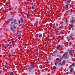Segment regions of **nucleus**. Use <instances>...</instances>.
I'll list each match as a JSON object with an SVG mask.
<instances>
[{"instance_id": "nucleus-9", "label": "nucleus", "mask_w": 75, "mask_h": 75, "mask_svg": "<svg viewBox=\"0 0 75 75\" xmlns=\"http://www.w3.org/2000/svg\"><path fill=\"white\" fill-rule=\"evenodd\" d=\"M30 16H30V15L29 14H28L27 16V18H29V17H30Z\"/></svg>"}, {"instance_id": "nucleus-27", "label": "nucleus", "mask_w": 75, "mask_h": 75, "mask_svg": "<svg viewBox=\"0 0 75 75\" xmlns=\"http://www.w3.org/2000/svg\"><path fill=\"white\" fill-rule=\"evenodd\" d=\"M72 70H73V69H71V70L70 71V72H72Z\"/></svg>"}, {"instance_id": "nucleus-36", "label": "nucleus", "mask_w": 75, "mask_h": 75, "mask_svg": "<svg viewBox=\"0 0 75 75\" xmlns=\"http://www.w3.org/2000/svg\"><path fill=\"white\" fill-rule=\"evenodd\" d=\"M22 28H23L24 27V25H23L22 26Z\"/></svg>"}, {"instance_id": "nucleus-41", "label": "nucleus", "mask_w": 75, "mask_h": 75, "mask_svg": "<svg viewBox=\"0 0 75 75\" xmlns=\"http://www.w3.org/2000/svg\"><path fill=\"white\" fill-rule=\"evenodd\" d=\"M68 21H66L65 22L66 23H68Z\"/></svg>"}, {"instance_id": "nucleus-28", "label": "nucleus", "mask_w": 75, "mask_h": 75, "mask_svg": "<svg viewBox=\"0 0 75 75\" xmlns=\"http://www.w3.org/2000/svg\"><path fill=\"white\" fill-rule=\"evenodd\" d=\"M66 8H68V5H67L66 6Z\"/></svg>"}, {"instance_id": "nucleus-4", "label": "nucleus", "mask_w": 75, "mask_h": 75, "mask_svg": "<svg viewBox=\"0 0 75 75\" xmlns=\"http://www.w3.org/2000/svg\"><path fill=\"white\" fill-rule=\"evenodd\" d=\"M18 23L19 24L21 22L22 23H23V18H21V20L18 21Z\"/></svg>"}, {"instance_id": "nucleus-60", "label": "nucleus", "mask_w": 75, "mask_h": 75, "mask_svg": "<svg viewBox=\"0 0 75 75\" xmlns=\"http://www.w3.org/2000/svg\"><path fill=\"white\" fill-rule=\"evenodd\" d=\"M54 44H55V43H54Z\"/></svg>"}, {"instance_id": "nucleus-61", "label": "nucleus", "mask_w": 75, "mask_h": 75, "mask_svg": "<svg viewBox=\"0 0 75 75\" xmlns=\"http://www.w3.org/2000/svg\"><path fill=\"white\" fill-rule=\"evenodd\" d=\"M8 60H9V61H10V59H9Z\"/></svg>"}, {"instance_id": "nucleus-7", "label": "nucleus", "mask_w": 75, "mask_h": 75, "mask_svg": "<svg viewBox=\"0 0 75 75\" xmlns=\"http://www.w3.org/2000/svg\"><path fill=\"white\" fill-rule=\"evenodd\" d=\"M69 54L70 55H73V54H72V51L71 50H70L69 51Z\"/></svg>"}, {"instance_id": "nucleus-59", "label": "nucleus", "mask_w": 75, "mask_h": 75, "mask_svg": "<svg viewBox=\"0 0 75 75\" xmlns=\"http://www.w3.org/2000/svg\"><path fill=\"white\" fill-rule=\"evenodd\" d=\"M37 52H38V51H37Z\"/></svg>"}, {"instance_id": "nucleus-46", "label": "nucleus", "mask_w": 75, "mask_h": 75, "mask_svg": "<svg viewBox=\"0 0 75 75\" xmlns=\"http://www.w3.org/2000/svg\"><path fill=\"white\" fill-rule=\"evenodd\" d=\"M5 11V13H7V11Z\"/></svg>"}, {"instance_id": "nucleus-26", "label": "nucleus", "mask_w": 75, "mask_h": 75, "mask_svg": "<svg viewBox=\"0 0 75 75\" xmlns=\"http://www.w3.org/2000/svg\"><path fill=\"white\" fill-rule=\"evenodd\" d=\"M4 67L5 68H7V67L6 65H4Z\"/></svg>"}, {"instance_id": "nucleus-17", "label": "nucleus", "mask_w": 75, "mask_h": 75, "mask_svg": "<svg viewBox=\"0 0 75 75\" xmlns=\"http://www.w3.org/2000/svg\"><path fill=\"white\" fill-rule=\"evenodd\" d=\"M74 20H71L70 21V23H74Z\"/></svg>"}, {"instance_id": "nucleus-1", "label": "nucleus", "mask_w": 75, "mask_h": 75, "mask_svg": "<svg viewBox=\"0 0 75 75\" xmlns=\"http://www.w3.org/2000/svg\"><path fill=\"white\" fill-rule=\"evenodd\" d=\"M29 67L28 68V69L29 71H31L34 68V66L33 65L29 66Z\"/></svg>"}, {"instance_id": "nucleus-35", "label": "nucleus", "mask_w": 75, "mask_h": 75, "mask_svg": "<svg viewBox=\"0 0 75 75\" xmlns=\"http://www.w3.org/2000/svg\"><path fill=\"white\" fill-rule=\"evenodd\" d=\"M45 47H46L47 48V47H48V46H47V45H45Z\"/></svg>"}, {"instance_id": "nucleus-2", "label": "nucleus", "mask_w": 75, "mask_h": 75, "mask_svg": "<svg viewBox=\"0 0 75 75\" xmlns=\"http://www.w3.org/2000/svg\"><path fill=\"white\" fill-rule=\"evenodd\" d=\"M73 35V34H72V33H71L68 37V38L69 39H71V38L72 37V36Z\"/></svg>"}, {"instance_id": "nucleus-16", "label": "nucleus", "mask_w": 75, "mask_h": 75, "mask_svg": "<svg viewBox=\"0 0 75 75\" xmlns=\"http://www.w3.org/2000/svg\"><path fill=\"white\" fill-rule=\"evenodd\" d=\"M3 48H4V49L5 50H6L7 49V47L6 46H5V47H3Z\"/></svg>"}, {"instance_id": "nucleus-23", "label": "nucleus", "mask_w": 75, "mask_h": 75, "mask_svg": "<svg viewBox=\"0 0 75 75\" xmlns=\"http://www.w3.org/2000/svg\"><path fill=\"white\" fill-rule=\"evenodd\" d=\"M36 23H37V24H38V20H37L36 21Z\"/></svg>"}, {"instance_id": "nucleus-53", "label": "nucleus", "mask_w": 75, "mask_h": 75, "mask_svg": "<svg viewBox=\"0 0 75 75\" xmlns=\"http://www.w3.org/2000/svg\"><path fill=\"white\" fill-rule=\"evenodd\" d=\"M73 60H74V59H73Z\"/></svg>"}, {"instance_id": "nucleus-37", "label": "nucleus", "mask_w": 75, "mask_h": 75, "mask_svg": "<svg viewBox=\"0 0 75 75\" xmlns=\"http://www.w3.org/2000/svg\"><path fill=\"white\" fill-rule=\"evenodd\" d=\"M38 61H40V58H38Z\"/></svg>"}, {"instance_id": "nucleus-39", "label": "nucleus", "mask_w": 75, "mask_h": 75, "mask_svg": "<svg viewBox=\"0 0 75 75\" xmlns=\"http://www.w3.org/2000/svg\"><path fill=\"white\" fill-rule=\"evenodd\" d=\"M10 7H11V5H9L8 7L10 8Z\"/></svg>"}, {"instance_id": "nucleus-55", "label": "nucleus", "mask_w": 75, "mask_h": 75, "mask_svg": "<svg viewBox=\"0 0 75 75\" xmlns=\"http://www.w3.org/2000/svg\"><path fill=\"white\" fill-rule=\"evenodd\" d=\"M66 58H67L68 57H66Z\"/></svg>"}, {"instance_id": "nucleus-6", "label": "nucleus", "mask_w": 75, "mask_h": 75, "mask_svg": "<svg viewBox=\"0 0 75 75\" xmlns=\"http://www.w3.org/2000/svg\"><path fill=\"white\" fill-rule=\"evenodd\" d=\"M66 61L65 60L63 61L62 64H61V65H64L65 64Z\"/></svg>"}, {"instance_id": "nucleus-25", "label": "nucleus", "mask_w": 75, "mask_h": 75, "mask_svg": "<svg viewBox=\"0 0 75 75\" xmlns=\"http://www.w3.org/2000/svg\"><path fill=\"white\" fill-rule=\"evenodd\" d=\"M53 68L54 69H56V67L55 66H54L53 67Z\"/></svg>"}, {"instance_id": "nucleus-56", "label": "nucleus", "mask_w": 75, "mask_h": 75, "mask_svg": "<svg viewBox=\"0 0 75 75\" xmlns=\"http://www.w3.org/2000/svg\"><path fill=\"white\" fill-rule=\"evenodd\" d=\"M15 42V41H13V42H14H14Z\"/></svg>"}, {"instance_id": "nucleus-13", "label": "nucleus", "mask_w": 75, "mask_h": 75, "mask_svg": "<svg viewBox=\"0 0 75 75\" xmlns=\"http://www.w3.org/2000/svg\"><path fill=\"white\" fill-rule=\"evenodd\" d=\"M10 74L11 75H14V74H13V72L11 71L10 73Z\"/></svg>"}, {"instance_id": "nucleus-5", "label": "nucleus", "mask_w": 75, "mask_h": 75, "mask_svg": "<svg viewBox=\"0 0 75 75\" xmlns=\"http://www.w3.org/2000/svg\"><path fill=\"white\" fill-rule=\"evenodd\" d=\"M13 21L14 24H17V23L16 22H17V20L16 19H14L13 20Z\"/></svg>"}, {"instance_id": "nucleus-3", "label": "nucleus", "mask_w": 75, "mask_h": 75, "mask_svg": "<svg viewBox=\"0 0 75 75\" xmlns=\"http://www.w3.org/2000/svg\"><path fill=\"white\" fill-rule=\"evenodd\" d=\"M5 46L6 47H11V45H9V44H5Z\"/></svg>"}, {"instance_id": "nucleus-20", "label": "nucleus", "mask_w": 75, "mask_h": 75, "mask_svg": "<svg viewBox=\"0 0 75 75\" xmlns=\"http://www.w3.org/2000/svg\"><path fill=\"white\" fill-rule=\"evenodd\" d=\"M11 31H13V27H11Z\"/></svg>"}, {"instance_id": "nucleus-62", "label": "nucleus", "mask_w": 75, "mask_h": 75, "mask_svg": "<svg viewBox=\"0 0 75 75\" xmlns=\"http://www.w3.org/2000/svg\"><path fill=\"white\" fill-rule=\"evenodd\" d=\"M59 38H60V37H59Z\"/></svg>"}, {"instance_id": "nucleus-11", "label": "nucleus", "mask_w": 75, "mask_h": 75, "mask_svg": "<svg viewBox=\"0 0 75 75\" xmlns=\"http://www.w3.org/2000/svg\"><path fill=\"white\" fill-rule=\"evenodd\" d=\"M60 48V46H59V45L57 46V49L58 50H59V48Z\"/></svg>"}, {"instance_id": "nucleus-30", "label": "nucleus", "mask_w": 75, "mask_h": 75, "mask_svg": "<svg viewBox=\"0 0 75 75\" xmlns=\"http://www.w3.org/2000/svg\"><path fill=\"white\" fill-rule=\"evenodd\" d=\"M69 44L70 45H72V44L71 43V42H69Z\"/></svg>"}, {"instance_id": "nucleus-47", "label": "nucleus", "mask_w": 75, "mask_h": 75, "mask_svg": "<svg viewBox=\"0 0 75 75\" xmlns=\"http://www.w3.org/2000/svg\"><path fill=\"white\" fill-rule=\"evenodd\" d=\"M73 11V10H71V13H72V12Z\"/></svg>"}, {"instance_id": "nucleus-29", "label": "nucleus", "mask_w": 75, "mask_h": 75, "mask_svg": "<svg viewBox=\"0 0 75 75\" xmlns=\"http://www.w3.org/2000/svg\"><path fill=\"white\" fill-rule=\"evenodd\" d=\"M37 23H35L34 24V25L35 26H36V25H37Z\"/></svg>"}, {"instance_id": "nucleus-14", "label": "nucleus", "mask_w": 75, "mask_h": 75, "mask_svg": "<svg viewBox=\"0 0 75 75\" xmlns=\"http://www.w3.org/2000/svg\"><path fill=\"white\" fill-rule=\"evenodd\" d=\"M70 1L69 0H68L67 1L66 3H67V4H68V3H69V2Z\"/></svg>"}, {"instance_id": "nucleus-45", "label": "nucleus", "mask_w": 75, "mask_h": 75, "mask_svg": "<svg viewBox=\"0 0 75 75\" xmlns=\"http://www.w3.org/2000/svg\"><path fill=\"white\" fill-rule=\"evenodd\" d=\"M58 33L57 32L56 33L57 35H58Z\"/></svg>"}, {"instance_id": "nucleus-32", "label": "nucleus", "mask_w": 75, "mask_h": 75, "mask_svg": "<svg viewBox=\"0 0 75 75\" xmlns=\"http://www.w3.org/2000/svg\"><path fill=\"white\" fill-rule=\"evenodd\" d=\"M72 66H74V65H75V63H73L72 64Z\"/></svg>"}, {"instance_id": "nucleus-18", "label": "nucleus", "mask_w": 75, "mask_h": 75, "mask_svg": "<svg viewBox=\"0 0 75 75\" xmlns=\"http://www.w3.org/2000/svg\"><path fill=\"white\" fill-rule=\"evenodd\" d=\"M68 54V52H65L64 53V54H65V55H67Z\"/></svg>"}, {"instance_id": "nucleus-8", "label": "nucleus", "mask_w": 75, "mask_h": 75, "mask_svg": "<svg viewBox=\"0 0 75 75\" xmlns=\"http://www.w3.org/2000/svg\"><path fill=\"white\" fill-rule=\"evenodd\" d=\"M57 57H59L60 59H62V57H61V55H57Z\"/></svg>"}, {"instance_id": "nucleus-19", "label": "nucleus", "mask_w": 75, "mask_h": 75, "mask_svg": "<svg viewBox=\"0 0 75 75\" xmlns=\"http://www.w3.org/2000/svg\"><path fill=\"white\" fill-rule=\"evenodd\" d=\"M18 36L19 38H21V34H19Z\"/></svg>"}, {"instance_id": "nucleus-58", "label": "nucleus", "mask_w": 75, "mask_h": 75, "mask_svg": "<svg viewBox=\"0 0 75 75\" xmlns=\"http://www.w3.org/2000/svg\"><path fill=\"white\" fill-rule=\"evenodd\" d=\"M74 6H75V5H74Z\"/></svg>"}, {"instance_id": "nucleus-31", "label": "nucleus", "mask_w": 75, "mask_h": 75, "mask_svg": "<svg viewBox=\"0 0 75 75\" xmlns=\"http://www.w3.org/2000/svg\"><path fill=\"white\" fill-rule=\"evenodd\" d=\"M13 28H15V29H16V26H15V25H13Z\"/></svg>"}, {"instance_id": "nucleus-40", "label": "nucleus", "mask_w": 75, "mask_h": 75, "mask_svg": "<svg viewBox=\"0 0 75 75\" xmlns=\"http://www.w3.org/2000/svg\"><path fill=\"white\" fill-rule=\"evenodd\" d=\"M37 56L38 57V53H37Z\"/></svg>"}, {"instance_id": "nucleus-21", "label": "nucleus", "mask_w": 75, "mask_h": 75, "mask_svg": "<svg viewBox=\"0 0 75 75\" xmlns=\"http://www.w3.org/2000/svg\"><path fill=\"white\" fill-rule=\"evenodd\" d=\"M10 21H13V18H12L10 19Z\"/></svg>"}, {"instance_id": "nucleus-43", "label": "nucleus", "mask_w": 75, "mask_h": 75, "mask_svg": "<svg viewBox=\"0 0 75 75\" xmlns=\"http://www.w3.org/2000/svg\"><path fill=\"white\" fill-rule=\"evenodd\" d=\"M67 74H69V73L68 72H67V73H66Z\"/></svg>"}, {"instance_id": "nucleus-57", "label": "nucleus", "mask_w": 75, "mask_h": 75, "mask_svg": "<svg viewBox=\"0 0 75 75\" xmlns=\"http://www.w3.org/2000/svg\"><path fill=\"white\" fill-rule=\"evenodd\" d=\"M11 26H13V25H11Z\"/></svg>"}, {"instance_id": "nucleus-63", "label": "nucleus", "mask_w": 75, "mask_h": 75, "mask_svg": "<svg viewBox=\"0 0 75 75\" xmlns=\"http://www.w3.org/2000/svg\"><path fill=\"white\" fill-rule=\"evenodd\" d=\"M13 54H12V55H13Z\"/></svg>"}, {"instance_id": "nucleus-33", "label": "nucleus", "mask_w": 75, "mask_h": 75, "mask_svg": "<svg viewBox=\"0 0 75 75\" xmlns=\"http://www.w3.org/2000/svg\"><path fill=\"white\" fill-rule=\"evenodd\" d=\"M59 58H57L56 59V60L57 61H58V60H59Z\"/></svg>"}, {"instance_id": "nucleus-42", "label": "nucleus", "mask_w": 75, "mask_h": 75, "mask_svg": "<svg viewBox=\"0 0 75 75\" xmlns=\"http://www.w3.org/2000/svg\"><path fill=\"white\" fill-rule=\"evenodd\" d=\"M33 2H35V0H33Z\"/></svg>"}, {"instance_id": "nucleus-44", "label": "nucleus", "mask_w": 75, "mask_h": 75, "mask_svg": "<svg viewBox=\"0 0 75 75\" xmlns=\"http://www.w3.org/2000/svg\"><path fill=\"white\" fill-rule=\"evenodd\" d=\"M27 1H30L29 0H27Z\"/></svg>"}, {"instance_id": "nucleus-15", "label": "nucleus", "mask_w": 75, "mask_h": 75, "mask_svg": "<svg viewBox=\"0 0 75 75\" xmlns=\"http://www.w3.org/2000/svg\"><path fill=\"white\" fill-rule=\"evenodd\" d=\"M42 37V34H40L39 35V38H40V37Z\"/></svg>"}, {"instance_id": "nucleus-50", "label": "nucleus", "mask_w": 75, "mask_h": 75, "mask_svg": "<svg viewBox=\"0 0 75 75\" xmlns=\"http://www.w3.org/2000/svg\"><path fill=\"white\" fill-rule=\"evenodd\" d=\"M48 10H50V8H48Z\"/></svg>"}, {"instance_id": "nucleus-12", "label": "nucleus", "mask_w": 75, "mask_h": 75, "mask_svg": "<svg viewBox=\"0 0 75 75\" xmlns=\"http://www.w3.org/2000/svg\"><path fill=\"white\" fill-rule=\"evenodd\" d=\"M32 9H33V10H34V9L35 8H34V5H32Z\"/></svg>"}, {"instance_id": "nucleus-52", "label": "nucleus", "mask_w": 75, "mask_h": 75, "mask_svg": "<svg viewBox=\"0 0 75 75\" xmlns=\"http://www.w3.org/2000/svg\"><path fill=\"white\" fill-rule=\"evenodd\" d=\"M7 8H9V7L8 6V7H7Z\"/></svg>"}, {"instance_id": "nucleus-24", "label": "nucleus", "mask_w": 75, "mask_h": 75, "mask_svg": "<svg viewBox=\"0 0 75 75\" xmlns=\"http://www.w3.org/2000/svg\"><path fill=\"white\" fill-rule=\"evenodd\" d=\"M71 27H74V25L72 24H71Z\"/></svg>"}, {"instance_id": "nucleus-22", "label": "nucleus", "mask_w": 75, "mask_h": 75, "mask_svg": "<svg viewBox=\"0 0 75 75\" xmlns=\"http://www.w3.org/2000/svg\"><path fill=\"white\" fill-rule=\"evenodd\" d=\"M60 48H62V45H60L59 46Z\"/></svg>"}, {"instance_id": "nucleus-54", "label": "nucleus", "mask_w": 75, "mask_h": 75, "mask_svg": "<svg viewBox=\"0 0 75 75\" xmlns=\"http://www.w3.org/2000/svg\"><path fill=\"white\" fill-rule=\"evenodd\" d=\"M20 33H21V31H20Z\"/></svg>"}, {"instance_id": "nucleus-38", "label": "nucleus", "mask_w": 75, "mask_h": 75, "mask_svg": "<svg viewBox=\"0 0 75 75\" xmlns=\"http://www.w3.org/2000/svg\"><path fill=\"white\" fill-rule=\"evenodd\" d=\"M69 13V11H67V13Z\"/></svg>"}, {"instance_id": "nucleus-34", "label": "nucleus", "mask_w": 75, "mask_h": 75, "mask_svg": "<svg viewBox=\"0 0 75 75\" xmlns=\"http://www.w3.org/2000/svg\"><path fill=\"white\" fill-rule=\"evenodd\" d=\"M16 32V30H14L13 31V33H15Z\"/></svg>"}, {"instance_id": "nucleus-10", "label": "nucleus", "mask_w": 75, "mask_h": 75, "mask_svg": "<svg viewBox=\"0 0 75 75\" xmlns=\"http://www.w3.org/2000/svg\"><path fill=\"white\" fill-rule=\"evenodd\" d=\"M55 27L56 29H57V28H58V24H56V25L55 26Z\"/></svg>"}, {"instance_id": "nucleus-49", "label": "nucleus", "mask_w": 75, "mask_h": 75, "mask_svg": "<svg viewBox=\"0 0 75 75\" xmlns=\"http://www.w3.org/2000/svg\"><path fill=\"white\" fill-rule=\"evenodd\" d=\"M55 66H57V64H55Z\"/></svg>"}, {"instance_id": "nucleus-48", "label": "nucleus", "mask_w": 75, "mask_h": 75, "mask_svg": "<svg viewBox=\"0 0 75 75\" xmlns=\"http://www.w3.org/2000/svg\"><path fill=\"white\" fill-rule=\"evenodd\" d=\"M3 73H5V71H3Z\"/></svg>"}, {"instance_id": "nucleus-51", "label": "nucleus", "mask_w": 75, "mask_h": 75, "mask_svg": "<svg viewBox=\"0 0 75 75\" xmlns=\"http://www.w3.org/2000/svg\"><path fill=\"white\" fill-rule=\"evenodd\" d=\"M6 64L7 65H8V63H6Z\"/></svg>"}, {"instance_id": "nucleus-64", "label": "nucleus", "mask_w": 75, "mask_h": 75, "mask_svg": "<svg viewBox=\"0 0 75 75\" xmlns=\"http://www.w3.org/2000/svg\"><path fill=\"white\" fill-rule=\"evenodd\" d=\"M15 9H16V8H15Z\"/></svg>"}]
</instances>
